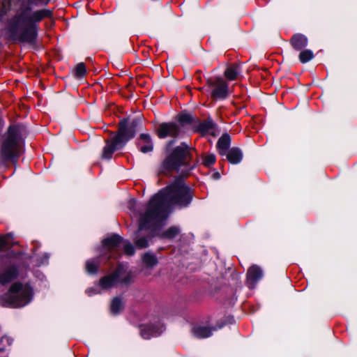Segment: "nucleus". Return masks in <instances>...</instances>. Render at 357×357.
<instances>
[{"label": "nucleus", "instance_id": "f3484780", "mask_svg": "<svg viewBox=\"0 0 357 357\" xmlns=\"http://www.w3.org/2000/svg\"><path fill=\"white\" fill-rule=\"evenodd\" d=\"M122 238L119 235L114 234L109 238H105L102 241V245L107 249L110 250L120 245Z\"/></svg>", "mask_w": 357, "mask_h": 357}, {"label": "nucleus", "instance_id": "7ed1b4c3", "mask_svg": "<svg viewBox=\"0 0 357 357\" xmlns=\"http://www.w3.org/2000/svg\"><path fill=\"white\" fill-rule=\"evenodd\" d=\"M22 142V128L20 126H10L3 136L0 158L2 162L18 158L21 154Z\"/></svg>", "mask_w": 357, "mask_h": 357}, {"label": "nucleus", "instance_id": "f03ea898", "mask_svg": "<svg viewBox=\"0 0 357 357\" xmlns=\"http://www.w3.org/2000/svg\"><path fill=\"white\" fill-rule=\"evenodd\" d=\"M139 122V119H134L130 123H128L127 120L121 121L119 123V128L116 134L110 139L106 141V145L102 153V158L110 159L116 150L121 149L128 140L134 137Z\"/></svg>", "mask_w": 357, "mask_h": 357}, {"label": "nucleus", "instance_id": "1a4fd4ad", "mask_svg": "<svg viewBox=\"0 0 357 357\" xmlns=\"http://www.w3.org/2000/svg\"><path fill=\"white\" fill-rule=\"evenodd\" d=\"M179 132L180 128L175 123H163L159 126L157 134L160 138L167 137H176Z\"/></svg>", "mask_w": 357, "mask_h": 357}, {"label": "nucleus", "instance_id": "7c9ffc66", "mask_svg": "<svg viewBox=\"0 0 357 357\" xmlns=\"http://www.w3.org/2000/svg\"><path fill=\"white\" fill-rule=\"evenodd\" d=\"M215 161V157L214 155H208L204 159V165L205 166H210L213 165Z\"/></svg>", "mask_w": 357, "mask_h": 357}, {"label": "nucleus", "instance_id": "ddd939ff", "mask_svg": "<svg viewBox=\"0 0 357 357\" xmlns=\"http://www.w3.org/2000/svg\"><path fill=\"white\" fill-rule=\"evenodd\" d=\"M290 42L295 50H301L306 47L307 39L305 36L297 33L292 36Z\"/></svg>", "mask_w": 357, "mask_h": 357}, {"label": "nucleus", "instance_id": "423d86ee", "mask_svg": "<svg viewBox=\"0 0 357 357\" xmlns=\"http://www.w3.org/2000/svg\"><path fill=\"white\" fill-rule=\"evenodd\" d=\"M188 157L189 151L187 146H179L165 160L162 164L163 168L169 171L178 169L181 165L186 163Z\"/></svg>", "mask_w": 357, "mask_h": 357}, {"label": "nucleus", "instance_id": "c756f323", "mask_svg": "<svg viewBox=\"0 0 357 357\" xmlns=\"http://www.w3.org/2000/svg\"><path fill=\"white\" fill-rule=\"evenodd\" d=\"M178 121L181 123L190 124L192 122V117L190 114H182L178 116Z\"/></svg>", "mask_w": 357, "mask_h": 357}, {"label": "nucleus", "instance_id": "a878e982", "mask_svg": "<svg viewBox=\"0 0 357 357\" xmlns=\"http://www.w3.org/2000/svg\"><path fill=\"white\" fill-rule=\"evenodd\" d=\"M314 56V54L311 50H306L302 51L299 54V59L301 63H306L310 61Z\"/></svg>", "mask_w": 357, "mask_h": 357}, {"label": "nucleus", "instance_id": "72a5a7b5", "mask_svg": "<svg viewBox=\"0 0 357 357\" xmlns=\"http://www.w3.org/2000/svg\"><path fill=\"white\" fill-rule=\"evenodd\" d=\"M49 1L50 0H29V1L31 3H41L45 4H47L49 2Z\"/></svg>", "mask_w": 357, "mask_h": 357}, {"label": "nucleus", "instance_id": "bb28decb", "mask_svg": "<svg viewBox=\"0 0 357 357\" xmlns=\"http://www.w3.org/2000/svg\"><path fill=\"white\" fill-rule=\"evenodd\" d=\"M132 280V275L130 273H128L126 271V270L124 268V273H123L122 276L118 278V282H121L123 284H130Z\"/></svg>", "mask_w": 357, "mask_h": 357}, {"label": "nucleus", "instance_id": "6ab92c4d", "mask_svg": "<svg viewBox=\"0 0 357 357\" xmlns=\"http://www.w3.org/2000/svg\"><path fill=\"white\" fill-rule=\"evenodd\" d=\"M100 266L98 259H90L86 262V270L89 274H96L98 273Z\"/></svg>", "mask_w": 357, "mask_h": 357}, {"label": "nucleus", "instance_id": "dca6fc26", "mask_svg": "<svg viewBox=\"0 0 357 357\" xmlns=\"http://www.w3.org/2000/svg\"><path fill=\"white\" fill-rule=\"evenodd\" d=\"M239 65L237 63L230 64L226 68L224 75L225 77L230 80H235L238 78L239 74Z\"/></svg>", "mask_w": 357, "mask_h": 357}, {"label": "nucleus", "instance_id": "412c9836", "mask_svg": "<svg viewBox=\"0 0 357 357\" xmlns=\"http://www.w3.org/2000/svg\"><path fill=\"white\" fill-rule=\"evenodd\" d=\"M51 15V12L48 10H40L34 12L31 15V24L40 21L42 19Z\"/></svg>", "mask_w": 357, "mask_h": 357}, {"label": "nucleus", "instance_id": "5701e85b", "mask_svg": "<svg viewBox=\"0 0 357 357\" xmlns=\"http://www.w3.org/2000/svg\"><path fill=\"white\" fill-rule=\"evenodd\" d=\"M155 333L152 326L144 325L141 326V335L144 339H149Z\"/></svg>", "mask_w": 357, "mask_h": 357}, {"label": "nucleus", "instance_id": "c85d7f7f", "mask_svg": "<svg viewBox=\"0 0 357 357\" xmlns=\"http://www.w3.org/2000/svg\"><path fill=\"white\" fill-rule=\"evenodd\" d=\"M213 128V122L207 121L202 123L199 126V130L201 132H207Z\"/></svg>", "mask_w": 357, "mask_h": 357}, {"label": "nucleus", "instance_id": "2eb2a0df", "mask_svg": "<svg viewBox=\"0 0 357 357\" xmlns=\"http://www.w3.org/2000/svg\"><path fill=\"white\" fill-rule=\"evenodd\" d=\"M243 154L238 148H232L227 153V159L231 164H237L241 161Z\"/></svg>", "mask_w": 357, "mask_h": 357}, {"label": "nucleus", "instance_id": "2f4dec72", "mask_svg": "<svg viewBox=\"0 0 357 357\" xmlns=\"http://www.w3.org/2000/svg\"><path fill=\"white\" fill-rule=\"evenodd\" d=\"M124 252L128 255H132L135 253L133 245L130 243H128L124 245Z\"/></svg>", "mask_w": 357, "mask_h": 357}, {"label": "nucleus", "instance_id": "9b49d317", "mask_svg": "<svg viewBox=\"0 0 357 357\" xmlns=\"http://www.w3.org/2000/svg\"><path fill=\"white\" fill-rule=\"evenodd\" d=\"M31 15L32 14L31 13V9L29 8L21 9L15 22L12 26L31 24Z\"/></svg>", "mask_w": 357, "mask_h": 357}, {"label": "nucleus", "instance_id": "393cba45", "mask_svg": "<svg viewBox=\"0 0 357 357\" xmlns=\"http://www.w3.org/2000/svg\"><path fill=\"white\" fill-rule=\"evenodd\" d=\"M123 308V303L119 298H115L112 300L111 303V310L112 313L117 314Z\"/></svg>", "mask_w": 357, "mask_h": 357}, {"label": "nucleus", "instance_id": "6e6552de", "mask_svg": "<svg viewBox=\"0 0 357 357\" xmlns=\"http://www.w3.org/2000/svg\"><path fill=\"white\" fill-rule=\"evenodd\" d=\"M123 273L124 267L119 266L112 274L106 275L100 280V286L104 289L114 287L118 282V278L122 276Z\"/></svg>", "mask_w": 357, "mask_h": 357}, {"label": "nucleus", "instance_id": "9d476101", "mask_svg": "<svg viewBox=\"0 0 357 357\" xmlns=\"http://www.w3.org/2000/svg\"><path fill=\"white\" fill-rule=\"evenodd\" d=\"M262 277V271L257 265H252L247 272V282L250 287H254L256 282Z\"/></svg>", "mask_w": 357, "mask_h": 357}, {"label": "nucleus", "instance_id": "20e7f679", "mask_svg": "<svg viewBox=\"0 0 357 357\" xmlns=\"http://www.w3.org/2000/svg\"><path fill=\"white\" fill-rule=\"evenodd\" d=\"M31 289L27 285L15 282L13 284L8 293L0 298L2 306L20 307L31 300Z\"/></svg>", "mask_w": 357, "mask_h": 357}, {"label": "nucleus", "instance_id": "39448f33", "mask_svg": "<svg viewBox=\"0 0 357 357\" xmlns=\"http://www.w3.org/2000/svg\"><path fill=\"white\" fill-rule=\"evenodd\" d=\"M10 33L15 40L33 43L36 38V27L33 24L11 26Z\"/></svg>", "mask_w": 357, "mask_h": 357}, {"label": "nucleus", "instance_id": "f8f14e48", "mask_svg": "<svg viewBox=\"0 0 357 357\" xmlns=\"http://www.w3.org/2000/svg\"><path fill=\"white\" fill-rule=\"evenodd\" d=\"M140 151L144 153L151 152L153 149V145L151 136L147 134H141L139 136Z\"/></svg>", "mask_w": 357, "mask_h": 357}, {"label": "nucleus", "instance_id": "cd10ccee", "mask_svg": "<svg viewBox=\"0 0 357 357\" xmlns=\"http://www.w3.org/2000/svg\"><path fill=\"white\" fill-rule=\"evenodd\" d=\"M86 70L84 63H79L77 65L75 70V75L77 77H82L86 74Z\"/></svg>", "mask_w": 357, "mask_h": 357}, {"label": "nucleus", "instance_id": "aec40b11", "mask_svg": "<svg viewBox=\"0 0 357 357\" xmlns=\"http://www.w3.org/2000/svg\"><path fill=\"white\" fill-rule=\"evenodd\" d=\"M192 331L194 335L199 338H205L209 337L211 334L210 328L204 326L195 327Z\"/></svg>", "mask_w": 357, "mask_h": 357}, {"label": "nucleus", "instance_id": "b1692460", "mask_svg": "<svg viewBox=\"0 0 357 357\" xmlns=\"http://www.w3.org/2000/svg\"><path fill=\"white\" fill-rule=\"evenodd\" d=\"M143 261L149 267H153L158 263L156 257L153 255L149 253L144 255Z\"/></svg>", "mask_w": 357, "mask_h": 357}, {"label": "nucleus", "instance_id": "4be33fe9", "mask_svg": "<svg viewBox=\"0 0 357 357\" xmlns=\"http://www.w3.org/2000/svg\"><path fill=\"white\" fill-rule=\"evenodd\" d=\"M180 232L178 227L173 226L168 228L166 231L162 233L161 237L164 238H173L177 236Z\"/></svg>", "mask_w": 357, "mask_h": 357}, {"label": "nucleus", "instance_id": "a211bd4d", "mask_svg": "<svg viewBox=\"0 0 357 357\" xmlns=\"http://www.w3.org/2000/svg\"><path fill=\"white\" fill-rule=\"evenodd\" d=\"M17 271L15 268H10L0 275V283L5 284L15 278Z\"/></svg>", "mask_w": 357, "mask_h": 357}, {"label": "nucleus", "instance_id": "0eeeda50", "mask_svg": "<svg viewBox=\"0 0 357 357\" xmlns=\"http://www.w3.org/2000/svg\"><path fill=\"white\" fill-rule=\"evenodd\" d=\"M207 84L213 88L211 97L215 99H224L228 93V84L222 77H217L215 79H208Z\"/></svg>", "mask_w": 357, "mask_h": 357}, {"label": "nucleus", "instance_id": "4468645a", "mask_svg": "<svg viewBox=\"0 0 357 357\" xmlns=\"http://www.w3.org/2000/svg\"><path fill=\"white\" fill-rule=\"evenodd\" d=\"M230 142V137L227 134L222 135V137L218 139L217 147L220 155H224L226 154V151L229 147Z\"/></svg>", "mask_w": 357, "mask_h": 357}, {"label": "nucleus", "instance_id": "f257e3e1", "mask_svg": "<svg viewBox=\"0 0 357 357\" xmlns=\"http://www.w3.org/2000/svg\"><path fill=\"white\" fill-rule=\"evenodd\" d=\"M189 187L181 178H177L165 189L155 195L147 203L144 211L139 214V228L135 233L134 243L139 249L147 248L152 236H143V229H155L167 218V209L173 205L186 206L192 199Z\"/></svg>", "mask_w": 357, "mask_h": 357}, {"label": "nucleus", "instance_id": "473e14b6", "mask_svg": "<svg viewBox=\"0 0 357 357\" xmlns=\"http://www.w3.org/2000/svg\"><path fill=\"white\" fill-rule=\"evenodd\" d=\"M6 245V238L4 237L0 236V251L5 247Z\"/></svg>", "mask_w": 357, "mask_h": 357}]
</instances>
